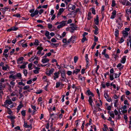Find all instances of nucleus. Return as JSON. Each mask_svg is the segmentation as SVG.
<instances>
[{
  "label": "nucleus",
  "mask_w": 131,
  "mask_h": 131,
  "mask_svg": "<svg viewBox=\"0 0 131 131\" xmlns=\"http://www.w3.org/2000/svg\"><path fill=\"white\" fill-rule=\"evenodd\" d=\"M104 96L105 98L108 101L110 102L111 101V98L108 94L107 93H104Z\"/></svg>",
  "instance_id": "nucleus-4"
},
{
  "label": "nucleus",
  "mask_w": 131,
  "mask_h": 131,
  "mask_svg": "<svg viewBox=\"0 0 131 131\" xmlns=\"http://www.w3.org/2000/svg\"><path fill=\"white\" fill-rule=\"evenodd\" d=\"M88 101L89 103L90 104L92 108H93L92 105V102H93V101L92 99V97L91 96H90L89 97V99Z\"/></svg>",
  "instance_id": "nucleus-9"
},
{
  "label": "nucleus",
  "mask_w": 131,
  "mask_h": 131,
  "mask_svg": "<svg viewBox=\"0 0 131 131\" xmlns=\"http://www.w3.org/2000/svg\"><path fill=\"white\" fill-rule=\"evenodd\" d=\"M115 5V1L114 0H113L112 1V7H114Z\"/></svg>",
  "instance_id": "nucleus-48"
},
{
  "label": "nucleus",
  "mask_w": 131,
  "mask_h": 131,
  "mask_svg": "<svg viewBox=\"0 0 131 131\" xmlns=\"http://www.w3.org/2000/svg\"><path fill=\"white\" fill-rule=\"evenodd\" d=\"M24 59V58L23 57H21L19 58L17 60V63L18 64H20L22 63V61Z\"/></svg>",
  "instance_id": "nucleus-15"
},
{
  "label": "nucleus",
  "mask_w": 131,
  "mask_h": 131,
  "mask_svg": "<svg viewBox=\"0 0 131 131\" xmlns=\"http://www.w3.org/2000/svg\"><path fill=\"white\" fill-rule=\"evenodd\" d=\"M3 55L5 56V57L7 59H8L7 58L8 56V55L7 54H5L4 53H3Z\"/></svg>",
  "instance_id": "nucleus-47"
},
{
  "label": "nucleus",
  "mask_w": 131,
  "mask_h": 131,
  "mask_svg": "<svg viewBox=\"0 0 131 131\" xmlns=\"http://www.w3.org/2000/svg\"><path fill=\"white\" fill-rule=\"evenodd\" d=\"M39 11L38 10H36L34 13H32L30 14V16L32 17H34L35 15L38 14V13Z\"/></svg>",
  "instance_id": "nucleus-10"
},
{
  "label": "nucleus",
  "mask_w": 131,
  "mask_h": 131,
  "mask_svg": "<svg viewBox=\"0 0 131 131\" xmlns=\"http://www.w3.org/2000/svg\"><path fill=\"white\" fill-rule=\"evenodd\" d=\"M49 35V32L48 31H46V33L45 34V35L46 37H47Z\"/></svg>",
  "instance_id": "nucleus-45"
},
{
  "label": "nucleus",
  "mask_w": 131,
  "mask_h": 131,
  "mask_svg": "<svg viewBox=\"0 0 131 131\" xmlns=\"http://www.w3.org/2000/svg\"><path fill=\"white\" fill-rule=\"evenodd\" d=\"M60 74L59 72H55L54 73V80H56V78H57L59 77V75Z\"/></svg>",
  "instance_id": "nucleus-11"
},
{
  "label": "nucleus",
  "mask_w": 131,
  "mask_h": 131,
  "mask_svg": "<svg viewBox=\"0 0 131 131\" xmlns=\"http://www.w3.org/2000/svg\"><path fill=\"white\" fill-rule=\"evenodd\" d=\"M66 21H63L59 23L61 25L62 27L65 26L66 24Z\"/></svg>",
  "instance_id": "nucleus-20"
},
{
  "label": "nucleus",
  "mask_w": 131,
  "mask_h": 131,
  "mask_svg": "<svg viewBox=\"0 0 131 131\" xmlns=\"http://www.w3.org/2000/svg\"><path fill=\"white\" fill-rule=\"evenodd\" d=\"M23 73L25 76H27L28 73L27 70H26L24 69L23 70Z\"/></svg>",
  "instance_id": "nucleus-34"
},
{
  "label": "nucleus",
  "mask_w": 131,
  "mask_h": 131,
  "mask_svg": "<svg viewBox=\"0 0 131 131\" xmlns=\"http://www.w3.org/2000/svg\"><path fill=\"white\" fill-rule=\"evenodd\" d=\"M18 84L19 85H22L23 86H24L25 85V84L23 82H19Z\"/></svg>",
  "instance_id": "nucleus-61"
},
{
  "label": "nucleus",
  "mask_w": 131,
  "mask_h": 131,
  "mask_svg": "<svg viewBox=\"0 0 131 131\" xmlns=\"http://www.w3.org/2000/svg\"><path fill=\"white\" fill-rule=\"evenodd\" d=\"M56 37L58 39H62L61 36L59 34H57L56 35Z\"/></svg>",
  "instance_id": "nucleus-29"
},
{
  "label": "nucleus",
  "mask_w": 131,
  "mask_h": 131,
  "mask_svg": "<svg viewBox=\"0 0 131 131\" xmlns=\"http://www.w3.org/2000/svg\"><path fill=\"white\" fill-rule=\"evenodd\" d=\"M0 10L4 14L5 13V9H4V8L1 9H0Z\"/></svg>",
  "instance_id": "nucleus-62"
},
{
  "label": "nucleus",
  "mask_w": 131,
  "mask_h": 131,
  "mask_svg": "<svg viewBox=\"0 0 131 131\" xmlns=\"http://www.w3.org/2000/svg\"><path fill=\"white\" fill-rule=\"evenodd\" d=\"M126 56H124L122 58V59L121 61V62L123 63H125L126 60Z\"/></svg>",
  "instance_id": "nucleus-13"
},
{
  "label": "nucleus",
  "mask_w": 131,
  "mask_h": 131,
  "mask_svg": "<svg viewBox=\"0 0 131 131\" xmlns=\"http://www.w3.org/2000/svg\"><path fill=\"white\" fill-rule=\"evenodd\" d=\"M86 40V38L85 37H83L82 39V42L83 43L84 42V41Z\"/></svg>",
  "instance_id": "nucleus-64"
},
{
  "label": "nucleus",
  "mask_w": 131,
  "mask_h": 131,
  "mask_svg": "<svg viewBox=\"0 0 131 131\" xmlns=\"http://www.w3.org/2000/svg\"><path fill=\"white\" fill-rule=\"evenodd\" d=\"M123 36L124 38H125L126 37H127L128 35V32L126 31H124L123 32Z\"/></svg>",
  "instance_id": "nucleus-12"
},
{
  "label": "nucleus",
  "mask_w": 131,
  "mask_h": 131,
  "mask_svg": "<svg viewBox=\"0 0 131 131\" xmlns=\"http://www.w3.org/2000/svg\"><path fill=\"white\" fill-rule=\"evenodd\" d=\"M116 12L115 10H114L112 13V15L111 16V18L113 19L115 17Z\"/></svg>",
  "instance_id": "nucleus-8"
},
{
  "label": "nucleus",
  "mask_w": 131,
  "mask_h": 131,
  "mask_svg": "<svg viewBox=\"0 0 131 131\" xmlns=\"http://www.w3.org/2000/svg\"><path fill=\"white\" fill-rule=\"evenodd\" d=\"M37 49L38 50L37 54H41V51L43 50V48L42 47L38 46L37 48Z\"/></svg>",
  "instance_id": "nucleus-6"
},
{
  "label": "nucleus",
  "mask_w": 131,
  "mask_h": 131,
  "mask_svg": "<svg viewBox=\"0 0 131 131\" xmlns=\"http://www.w3.org/2000/svg\"><path fill=\"white\" fill-rule=\"evenodd\" d=\"M5 102L6 103V104H8L9 105L13 103V102L10 99L6 100Z\"/></svg>",
  "instance_id": "nucleus-21"
},
{
  "label": "nucleus",
  "mask_w": 131,
  "mask_h": 131,
  "mask_svg": "<svg viewBox=\"0 0 131 131\" xmlns=\"http://www.w3.org/2000/svg\"><path fill=\"white\" fill-rule=\"evenodd\" d=\"M30 86L29 85H26L23 88V89L24 90H26L29 89Z\"/></svg>",
  "instance_id": "nucleus-39"
},
{
  "label": "nucleus",
  "mask_w": 131,
  "mask_h": 131,
  "mask_svg": "<svg viewBox=\"0 0 131 131\" xmlns=\"http://www.w3.org/2000/svg\"><path fill=\"white\" fill-rule=\"evenodd\" d=\"M80 71V70L79 69H77L74 70L73 71V73L77 74Z\"/></svg>",
  "instance_id": "nucleus-31"
},
{
  "label": "nucleus",
  "mask_w": 131,
  "mask_h": 131,
  "mask_svg": "<svg viewBox=\"0 0 131 131\" xmlns=\"http://www.w3.org/2000/svg\"><path fill=\"white\" fill-rule=\"evenodd\" d=\"M94 28L95 29V30L94 31V33L95 35H97L98 34V32L99 30L98 28L96 26H95L94 27Z\"/></svg>",
  "instance_id": "nucleus-17"
},
{
  "label": "nucleus",
  "mask_w": 131,
  "mask_h": 131,
  "mask_svg": "<svg viewBox=\"0 0 131 131\" xmlns=\"http://www.w3.org/2000/svg\"><path fill=\"white\" fill-rule=\"evenodd\" d=\"M9 78L10 79H16L17 78L21 79L22 78L21 75L20 73H17L15 75L12 74L9 76Z\"/></svg>",
  "instance_id": "nucleus-1"
},
{
  "label": "nucleus",
  "mask_w": 131,
  "mask_h": 131,
  "mask_svg": "<svg viewBox=\"0 0 131 131\" xmlns=\"http://www.w3.org/2000/svg\"><path fill=\"white\" fill-rule=\"evenodd\" d=\"M23 106V105L20 104L18 106L17 108L20 110Z\"/></svg>",
  "instance_id": "nucleus-52"
},
{
  "label": "nucleus",
  "mask_w": 131,
  "mask_h": 131,
  "mask_svg": "<svg viewBox=\"0 0 131 131\" xmlns=\"http://www.w3.org/2000/svg\"><path fill=\"white\" fill-rule=\"evenodd\" d=\"M78 79L82 81H84L85 80L84 78L82 77H80V76H79L78 77Z\"/></svg>",
  "instance_id": "nucleus-30"
},
{
  "label": "nucleus",
  "mask_w": 131,
  "mask_h": 131,
  "mask_svg": "<svg viewBox=\"0 0 131 131\" xmlns=\"http://www.w3.org/2000/svg\"><path fill=\"white\" fill-rule=\"evenodd\" d=\"M94 41L95 42H97L98 41V37H96V36H94Z\"/></svg>",
  "instance_id": "nucleus-60"
},
{
  "label": "nucleus",
  "mask_w": 131,
  "mask_h": 131,
  "mask_svg": "<svg viewBox=\"0 0 131 131\" xmlns=\"http://www.w3.org/2000/svg\"><path fill=\"white\" fill-rule=\"evenodd\" d=\"M21 114L23 116H25V110H23L21 111Z\"/></svg>",
  "instance_id": "nucleus-43"
},
{
  "label": "nucleus",
  "mask_w": 131,
  "mask_h": 131,
  "mask_svg": "<svg viewBox=\"0 0 131 131\" xmlns=\"http://www.w3.org/2000/svg\"><path fill=\"white\" fill-rule=\"evenodd\" d=\"M66 33L65 32H63L62 34V35L61 36L62 38L63 37H64L66 35Z\"/></svg>",
  "instance_id": "nucleus-46"
},
{
  "label": "nucleus",
  "mask_w": 131,
  "mask_h": 131,
  "mask_svg": "<svg viewBox=\"0 0 131 131\" xmlns=\"http://www.w3.org/2000/svg\"><path fill=\"white\" fill-rule=\"evenodd\" d=\"M39 71L38 70L36 69V70L34 71V72L35 74H38L39 73Z\"/></svg>",
  "instance_id": "nucleus-55"
},
{
  "label": "nucleus",
  "mask_w": 131,
  "mask_h": 131,
  "mask_svg": "<svg viewBox=\"0 0 131 131\" xmlns=\"http://www.w3.org/2000/svg\"><path fill=\"white\" fill-rule=\"evenodd\" d=\"M62 42L63 43H65L66 44H67V41L66 38H64L62 40Z\"/></svg>",
  "instance_id": "nucleus-44"
},
{
  "label": "nucleus",
  "mask_w": 131,
  "mask_h": 131,
  "mask_svg": "<svg viewBox=\"0 0 131 131\" xmlns=\"http://www.w3.org/2000/svg\"><path fill=\"white\" fill-rule=\"evenodd\" d=\"M71 38H72V41L73 42L75 40L76 38L75 36H71Z\"/></svg>",
  "instance_id": "nucleus-49"
},
{
  "label": "nucleus",
  "mask_w": 131,
  "mask_h": 131,
  "mask_svg": "<svg viewBox=\"0 0 131 131\" xmlns=\"http://www.w3.org/2000/svg\"><path fill=\"white\" fill-rule=\"evenodd\" d=\"M6 66H3L2 67V69L4 70H6L7 68H8L9 67L7 65H6Z\"/></svg>",
  "instance_id": "nucleus-28"
},
{
  "label": "nucleus",
  "mask_w": 131,
  "mask_h": 131,
  "mask_svg": "<svg viewBox=\"0 0 131 131\" xmlns=\"http://www.w3.org/2000/svg\"><path fill=\"white\" fill-rule=\"evenodd\" d=\"M49 61V59L47 58L42 59V62L43 63H45Z\"/></svg>",
  "instance_id": "nucleus-14"
},
{
  "label": "nucleus",
  "mask_w": 131,
  "mask_h": 131,
  "mask_svg": "<svg viewBox=\"0 0 131 131\" xmlns=\"http://www.w3.org/2000/svg\"><path fill=\"white\" fill-rule=\"evenodd\" d=\"M125 38H124V37H122L121 38L120 41L119 42L120 43H122L124 41V39Z\"/></svg>",
  "instance_id": "nucleus-36"
},
{
  "label": "nucleus",
  "mask_w": 131,
  "mask_h": 131,
  "mask_svg": "<svg viewBox=\"0 0 131 131\" xmlns=\"http://www.w3.org/2000/svg\"><path fill=\"white\" fill-rule=\"evenodd\" d=\"M51 41L52 42H56L57 40L54 38H53L51 39Z\"/></svg>",
  "instance_id": "nucleus-58"
},
{
  "label": "nucleus",
  "mask_w": 131,
  "mask_h": 131,
  "mask_svg": "<svg viewBox=\"0 0 131 131\" xmlns=\"http://www.w3.org/2000/svg\"><path fill=\"white\" fill-rule=\"evenodd\" d=\"M60 73L61 74V76L62 78L63 79H61V80L62 81H64L66 79V77L65 75V71L64 70H62L60 72Z\"/></svg>",
  "instance_id": "nucleus-3"
},
{
  "label": "nucleus",
  "mask_w": 131,
  "mask_h": 131,
  "mask_svg": "<svg viewBox=\"0 0 131 131\" xmlns=\"http://www.w3.org/2000/svg\"><path fill=\"white\" fill-rule=\"evenodd\" d=\"M78 57L75 56L74 57V63H76L78 60Z\"/></svg>",
  "instance_id": "nucleus-40"
},
{
  "label": "nucleus",
  "mask_w": 131,
  "mask_h": 131,
  "mask_svg": "<svg viewBox=\"0 0 131 131\" xmlns=\"http://www.w3.org/2000/svg\"><path fill=\"white\" fill-rule=\"evenodd\" d=\"M110 116L113 118H114V115L113 113H111L110 114Z\"/></svg>",
  "instance_id": "nucleus-54"
},
{
  "label": "nucleus",
  "mask_w": 131,
  "mask_h": 131,
  "mask_svg": "<svg viewBox=\"0 0 131 131\" xmlns=\"http://www.w3.org/2000/svg\"><path fill=\"white\" fill-rule=\"evenodd\" d=\"M60 84L59 82H57L56 83V88H57L59 87L60 86Z\"/></svg>",
  "instance_id": "nucleus-56"
},
{
  "label": "nucleus",
  "mask_w": 131,
  "mask_h": 131,
  "mask_svg": "<svg viewBox=\"0 0 131 131\" xmlns=\"http://www.w3.org/2000/svg\"><path fill=\"white\" fill-rule=\"evenodd\" d=\"M26 67V64H23L21 66L20 68L22 69H24Z\"/></svg>",
  "instance_id": "nucleus-63"
},
{
  "label": "nucleus",
  "mask_w": 131,
  "mask_h": 131,
  "mask_svg": "<svg viewBox=\"0 0 131 131\" xmlns=\"http://www.w3.org/2000/svg\"><path fill=\"white\" fill-rule=\"evenodd\" d=\"M104 55L105 57V58H107L109 59V56H108V54H107L106 53V54H104Z\"/></svg>",
  "instance_id": "nucleus-59"
},
{
  "label": "nucleus",
  "mask_w": 131,
  "mask_h": 131,
  "mask_svg": "<svg viewBox=\"0 0 131 131\" xmlns=\"http://www.w3.org/2000/svg\"><path fill=\"white\" fill-rule=\"evenodd\" d=\"M24 127L26 128H28L30 127V126L29 125H28L27 124V123H26L25 122H24Z\"/></svg>",
  "instance_id": "nucleus-27"
},
{
  "label": "nucleus",
  "mask_w": 131,
  "mask_h": 131,
  "mask_svg": "<svg viewBox=\"0 0 131 131\" xmlns=\"http://www.w3.org/2000/svg\"><path fill=\"white\" fill-rule=\"evenodd\" d=\"M69 28H70V31L71 32H73L74 30L77 29V27L74 24H71Z\"/></svg>",
  "instance_id": "nucleus-2"
},
{
  "label": "nucleus",
  "mask_w": 131,
  "mask_h": 131,
  "mask_svg": "<svg viewBox=\"0 0 131 131\" xmlns=\"http://www.w3.org/2000/svg\"><path fill=\"white\" fill-rule=\"evenodd\" d=\"M94 22L96 25H98L99 24V17L97 15L96 16V18L94 20Z\"/></svg>",
  "instance_id": "nucleus-16"
},
{
  "label": "nucleus",
  "mask_w": 131,
  "mask_h": 131,
  "mask_svg": "<svg viewBox=\"0 0 131 131\" xmlns=\"http://www.w3.org/2000/svg\"><path fill=\"white\" fill-rule=\"evenodd\" d=\"M126 0H123V2L121 1H119V2L121 3L123 5H125L126 4Z\"/></svg>",
  "instance_id": "nucleus-32"
},
{
  "label": "nucleus",
  "mask_w": 131,
  "mask_h": 131,
  "mask_svg": "<svg viewBox=\"0 0 131 131\" xmlns=\"http://www.w3.org/2000/svg\"><path fill=\"white\" fill-rule=\"evenodd\" d=\"M96 42H94L93 45L92 47V49H93L94 48L95 46L96 45Z\"/></svg>",
  "instance_id": "nucleus-51"
},
{
  "label": "nucleus",
  "mask_w": 131,
  "mask_h": 131,
  "mask_svg": "<svg viewBox=\"0 0 131 131\" xmlns=\"http://www.w3.org/2000/svg\"><path fill=\"white\" fill-rule=\"evenodd\" d=\"M50 116L51 117V119L52 120L56 118L58 119V115H57V114L55 115L54 114H50Z\"/></svg>",
  "instance_id": "nucleus-5"
},
{
  "label": "nucleus",
  "mask_w": 131,
  "mask_h": 131,
  "mask_svg": "<svg viewBox=\"0 0 131 131\" xmlns=\"http://www.w3.org/2000/svg\"><path fill=\"white\" fill-rule=\"evenodd\" d=\"M87 93H88V95H91L93 97L94 96V95L93 93H92L90 90H88L87 91Z\"/></svg>",
  "instance_id": "nucleus-24"
},
{
  "label": "nucleus",
  "mask_w": 131,
  "mask_h": 131,
  "mask_svg": "<svg viewBox=\"0 0 131 131\" xmlns=\"http://www.w3.org/2000/svg\"><path fill=\"white\" fill-rule=\"evenodd\" d=\"M110 79L111 80H113L114 79V78L113 75H110Z\"/></svg>",
  "instance_id": "nucleus-50"
},
{
  "label": "nucleus",
  "mask_w": 131,
  "mask_h": 131,
  "mask_svg": "<svg viewBox=\"0 0 131 131\" xmlns=\"http://www.w3.org/2000/svg\"><path fill=\"white\" fill-rule=\"evenodd\" d=\"M68 8L69 9H71L72 10H73L75 8V6L71 4H70L68 5Z\"/></svg>",
  "instance_id": "nucleus-7"
},
{
  "label": "nucleus",
  "mask_w": 131,
  "mask_h": 131,
  "mask_svg": "<svg viewBox=\"0 0 131 131\" xmlns=\"http://www.w3.org/2000/svg\"><path fill=\"white\" fill-rule=\"evenodd\" d=\"M8 117L9 119H11V120L12 119H14L15 118V116H8Z\"/></svg>",
  "instance_id": "nucleus-35"
},
{
  "label": "nucleus",
  "mask_w": 131,
  "mask_h": 131,
  "mask_svg": "<svg viewBox=\"0 0 131 131\" xmlns=\"http://www.w3.org/2000/svg\"><path fill=\"white\" fill-rule=\"evenodd\" d=\"M91 12H89V13L88 14V19L89 20H90L91 19Z\"/></svg>",
  "instance_id": "nucleus-33"
},
{
  "label": "nucleus",
  "mask_w": 131,
  "mask_h": 131,
  "mask_svg": "<svg viewBox=\"0 0 131 131\" xmlns=\"http://www.w3.org/2000/svg\"><path fill=\"white\" fill-rule=\"evenodd\" d=\"M92 12L94 14H95V10L94 8H92Z\"/></svg>",
  "instance_id": "nucleus-53"
},
{
  "label": "nucleus",
  "mask_w": 131,
  "mask_h": 131,
  "mask_svg": "<svg viewBox=\"0 0 131 131\" xmlns=\"http://www.w3.org/2000/svg\"><path fill=\"white\" fill-rule=\"evenodd\" d=\"M66 21H63L59 23L61 25L62 27L65 26L66 24Z\"/></svg>",
  "instance_id": "nucleus-18"
},
{
  "label": "nucleus",
  "mask_w": 131,
  "mask_h": 131,
  "mask_svg": "<svg viewBox=\"0 0 131 131\" xmlns=\"http://www.w3.org/2000/svg\"><path fill=\"white\" fill-rule=\"evenodd\" d=\"M10 84L12 85V87L13 88L15 85V83L13 81H11L10 83Z\"/></svg>",
  "instance_id": "nucleus-38"
},
{
  "label": "nucleus",
  "mask_w": 131,
  "mask_h": 131,
  "mask_svg": "<svg viewBox=\"0 0 131 131\" xmlns=\"http://www.w3.org/2000/svg\"><path fill=\"white\" fill-rule=\"evenodd\" d=\"M118 102V100H116L115 101V102L114 103V106L115 107H116L117 106V103Z\"/></svg>",
  "instance_id": "nucleus-41"
},
{
  "label": "nucleus",
  "mask_w": 131,
  "mask_h": 131,
  "mask_svg": "<svg viewBox=\"0 0 131 131\" xmlns=\"http://www.w3.org/2000/svg\"><path fill=\"white\" fill-rule=\"evenodd\" d=\"M39 41L38 40L36 39L35 42H34V44L36 46H37L39 45Z\"/></svg>",
  "instance_id": "nucleus-26"
},
{
  "label": "nucleus",
  "mask_w": 131,
  "mask_h": 131,
  "mask_svg": "<svg viewBox=\"0 0 131 131\" xmlns=\"http://www.w3.org/2000/svg\"><path fill=\"white\" fill-rule=\"evenodd\" d=\"M131 5V3L129 1H127L126 4V6H130Z\"/></svg>",
  "instance_id": "nucleus-57"
},
{
  "label": "nucleus",
  "mask_w": 131,
  "mask_h": 131,
  "mask_svg": "<svg viewBox=\"0 0 131 131\" xmlns=\"http://www.w3.org/2000/svg\"><path fill=\"white\" fill-rule=\"evenodd\" d=\"M31 108L34 109V110L33 111V113L32 114V115H34V113L35 112V111H36V107L35 106L33 105H31Z\"/></svg>",
  "instance_id": "nucleus-23"
},
{
  "label": "nucleus",
  "mask_w": 131,
  "mask_h": 131,
  "mask_svg": "<svg viewBox=\"0 0 131 131\" xmlns=\"http://www.w3.org/2000/svg\"><path fill=\"white\" fill-rule=\"evenodd\" d=\"M32 66V63H30L28 65V67L29 69V70H31L32 69L31 68Z\"/></svg>",
  "instance_id": "nucleus-37"
},
{
  "label": "nucleus",
  "mask_w": 131,
  "mask_h": 131,
  "mask_svg": "<svg viewBox=\"0 0 131 131\" xmlns=\"http://www.w3.org/2000/svg\"><path fill=\"white\" fill-rule=\"evenodd\" d=\"M116 31L115 32V35L116 37H117L119 34L118 30L117 29H115Z\"/></svg>",
  "instance_id": "nucleus-25"
},
{
  "label": "nucleus",
  "mask_w": 131,
  "mask_h": 131,
  "mask_svg": "<svg viewBox=\"0 0 131 131\" xmlns=\"http://www.w3.org/2000/svg\"><path fill=\"white\" fill-rule=\"evenodd\" d=\"M118 21V20H117L116 22L117 23H118V25L117 26V27L118 29H119L122 26V24L121 23L119 22Z\"/></svg>",
  "instance_id": "nucleus-22"
},
{
  "label": "nucleus",
  "mask_w": 131,
  "mask_h": 131,
  "mask_svg": "<svg viewBox=\"0 0 131 131\" xmlns=\"http://www.w3.org/2000/svg\"><path fill=\"white\" fill-rule=\"evenodd\" d=\"M54 70V69L53 68H52L49 71L50 74H51L53 72Z\"/></svg>",
  "instance_id": "nucleus-42"
},
{
  "label": "nucleus",
  "mask_w": 131,
  "mask_h": 131,
  "mask_svg": "<svg viewBox=\"0 0 131 131\" xmlns=\"http://www.w3.org/2000/svg\"><path fill=\"white\" fill-rule=\"evenodd\" d=\"M66 21H63L59 23L61 25L62 27L65 26L66 24Z\"/></svg>",
  "instance_id": "nucleus-19"
}]
</instances>
